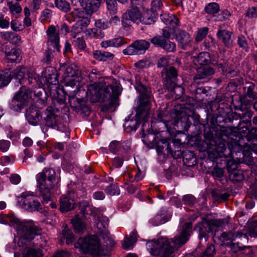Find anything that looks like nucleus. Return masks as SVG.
Returning a JSON list of instances; mask_svg holds the SVG:
<instances>
[{
  "label": "nucleus",
  "mask_w": 257,
  "mask_h": 257,
  "mask_svg": "<svg viewBox=\"0 0 257 257\" xmlns=\"http://www.w3.org/2000/svg\"><path fill=\"white\" fill-rule=\"evenodd\" d=\"M191 222H186L181 226V230L171 241L166 237H161L148 243V249L152 255L158 257H170L174 251L186 243L192 232Z\"/></svg>",
  "instance_id": "obj_1"
},
{
  "label": "nucleus",
  "mask_w": 257,
  "mask_h": 257,
  "mask_svg": "<svg viewBox=\"0 0 257 257\" xmlns=\"http://www.w3.org/2000/svg\"><path fill=\"white\" fill-rule=\"evenodd\" d=\"M121 89L120 83L113 79L112 83L107 85L101 82L89 85L86 93L93 103L108 101V104L103 105V108L107 110L116 105Z\"/></svg>",
  "instance_id": "obj_2"
},
{
  "label": "nucleus",
  "mask_w": 257,
  "mask_h": 257,
  "mask_svg": "<svg viewBox=\"0 0 257 257\" xmlns=\"http://www.w3.org/2000/svg\"><path fill=\"white\" fill-rule=\"evenodd\" d=\"M109 233L103 235L106 248H102L100 245L99 240L95 235L88 236L84 238H79L75 243V247L79 248L85 253H89L93 256L108 255L111 249L115 246L113 239L108 236Z\"/></svg>",
  "instance_id": "obj_3"
},
{
  "label": "nucleus",
  "mask_w": 257,
  "mask_h": 257,
  "mask_svg": "<svg viewBox=\"0 0 257 257\" xmlns=\"http://www.w3.org/2000/svg\"><path fill=\"white\" fill-rule=\"evenodd\" d=\"M0 223L14 227L21 235V241L26 243L40 234L41 229L32 221L21 222L13 214H0Z\"/></svg>",
  "instance_id": "obj_4"
},
{
  "label": "nucleus",
  "mask_w": 257,
  "mask_h": 257,
  "mask_svg": "<svg viewBox=\"0 0 257 257\" xmlns=\"http://www.w3.org/2000/svg\"><path fill=\"white\" fill-rule=\"evenodd\" d=\"M137 89L140 92V104L136 111L135 119L126 120L123 124L124 127L129 128L130 131H136L139 126L142 120L145 121L143 124V131L147 121V118L150 115V102L151 93L149 90L144 85H140Z\"/></svg>",
  "instance_id": "obj_5"
},
{
  "label": "nucleus",
  "mask_w": 257,
  "mask_h": 257,
  "mask_svg": "<svg viewBox=\"0 0 257 257\" xmlns=\"http://www.w3.org/2000/svg\"><path fill=\"white\" fill-rule=\"evenodd\" d=\"M39 195L43 198V203L50 201L52 190L56 182V172L52 168H45L36 176Z\"/></svg>",
  "instance_id": "obj_6"
},
{
  "label": "nucleus",
  "mask_w": 257,
  "mask_h": 257,
  "mask_svg": "<svg viewBox=\"0 0 257 257\" xmlns=\"http://www.w3.org/2000/svg\"><path fill=\"white\" fill-rule=\"evenodd\" d=\"M140 5V0H131V8L121 17V23L124 28L131 26L132 23L137 24L141 23L145 25H151L155 22L153 18L145 14L142 16L138 6Z\"/></svg>",
  "instance_id": "obj_7"
},
{
  "label": "nucleus",
  "mask_w": 257,
  "mask_h": 257,
  "mask_svg": "<svg viewBox=\"0 0 257 257\" xmlns=\"http://www.w3.org/2000/svg\"><path fill=\"white\" fill-rule=\"evenodd\" d=\"M228 224L226 219H217L207 220L203 219L198 223L194 230L199 233V237L201 241L203 239L206 242L208 238V233L213 229V227H222Z\"/></svg>",
  "instance_id": "obj_8"
},
{
  "label": "nucleus",
  "mask_w": 257,
  "mask_h": 257,
  "mask_svg": "<svg viewBox=\"0 0 257 257\" xmlns=\"http://www.w3.org/2000/svg\"><path fill=\"white\" fill-rule=\"evenodd\" d=\"M32 93V91L29 88L25 86L21 87L10 104L11 109L16 111H20L28 104L31 98Z\"/></svg>",
  "instance_id": "obj_9"
},
{
  "label": "nucleus",
  "mask_w": 257,
  "mask_h": 257,
  "mask_svg": "<svg viewBox=\"0 0 257 257\" xmlns=\"http://www.w3.org/2000/svg\"><path fill=\"white\" fill-rule=\"evenodd\" d=\"M18 198V202L22 207L29 211H38L42 208L41 203L33 192H23Z\"/></svg>",
  "instance_id": "obj_10"
},
{
  "label": "nucleus",
  "mask_w": 257,
  "mask_h": 257,
  "mask_svg": "<svg viewBox=\"0 0 257 257\" xmlns=\"http://www.w3.org/2000/svg\"><path fill=\"white\" fill-rule=\"evenodd\" d=\"M60 71L63 72V77L67 85H76L79 80H76L80 75L78 67L73 64L65 63L60 65Z\"/></svg>",
  "instance_id": "obj_11"
},
{
  "label": "nucleus",
  "mask_w": 257,
  "mask_h": 257,
  "mask_svg": "<svg viewBox=\"0 0 257 257\" xmlns=\"http://www.w3.org/2000/svg\"><path fill=\"white\" fill-rule=\"evenodd\" d=\"M171 116L173 119L171 121V123L177 128L182 129L184 131L187 132L190 127L192 123L189 119L190 117H192L195 119H199V116L196 114L192 116L185 115L183 112H178L172 113Z\"/></svg>",
  "instance_id": "obj_12"
},
{
  "label": "nucleus",
  "mask_w": 257,
  "mask_h": 257,
  "mask_svg": "<svg viewBox=\"0 0 257 257\" xmlns=\"http://www.w3.org/2000/svg\"><path fill=\"white\" fill-rule=\"evenodd\" d=\"M150 46L149 42L145 40H139L134 42L126 48L123 50L124 55L142 54L148 49Z\"/></svg>",
  "instance_id": "obj_13"
},
{
  "label": "nucleus",
  "mask_w": 257,
  "mask_h": 257,
  "mask_svg": "<svg viewBox=\"0 0 257 257\" xmlns=\"http://www.w3.org/2000/svg\"><path fill=\"white\" fill-rule=\"evenodd\" d=\"M150 42L155 46L160 47L168 52H174L176 51V44L171 42L170 39H166L158 35L154 37L150 40Z\"/></svg>",
  "instance_id": "obj_14"
},
{
  "label": "nucleus",
  "mask_w": 257,
  "mask_h": 257,
  "mask_svg": "<svg viewBox=\"0 0 257 257\" xmlns=\"http://www.w3.org/2000/svg\"><path fill=\"white\" fill-rule=\"evenodd\" d=\"M175 37L178 47L181 49L187 50L191 47L192 39L190 35L187 32L179 29L176 32Z\"/></svg>",
  "instance_id": "obj_15"
},
{
  "label": "nucleus",
  "mask_w": 257,
  "mask_h": 257,
  "mask_svg": "<svg viewBox=\"0 0 257 257\" xmlns=\"http://www.w3.org/2000/svg\"><path fill=\"white\" fill-rule=\"evenodd\" d=\"M12 78H14L18 84H22L26 81V76L28 78L29 83H31V80L34 77V74L30 72V70L24 67H18L12 73Z\"/></svg>",
  "instance_id": "obj_16"
},
{
  "label": "nucleus",
  "mask_w": 257,
  "mask_h": 257,
  "mask_svg": "<svg viewBox=\"0 0 257 257\" xmlns=\"http://www.w3.org/2000/svg\"><path fill=\"white\" fill-rule=\"evenodd\" d=\"M226 25L224 24L219 25L216 36L218 39L222 42L227 47H230L233 43L231 37L232 33L226 29Z\"/></svg>",
  "instance_id": "obj_17"
},
{
  "label": "nucleus",
  "mask_w": 257,
  "mask_h": 257,
  "mask_svg": "<svg viewBox=\"0 0 257 257\" xmlns=\"http://www.w3.org/2000/svg\"><path fill=\"white\" fill-rule=\"evenodd\" d=\"M58 110L53 107H48L45 110V114L46 116L44 120L47 126L53 128L61 120L60 116L56 114Z\"/></svg>",
  "instance_id": "obj_18"
},
{
  "label": "nucleus",
  "mask_w": 257,
  "mask_h": 257,
  "mask_svg": "<svg viewBox=\"0 0 257 257\" xmlns=\"http://www.w3.org/2000/svg\"><path fill=\"white\" fill-rule=\"evenodd\" d=\"M48 35V47L56 49L60 52L59 36L55 27L51 26L47 30Z\"/></svg>",
  "instance_id": "obj_19"
},
{
  "label": "nucleus",
  "mask_w": 257,
  "mask_h": 257,
  "mask_svg": "<svg viewBox=\"0 0 257 257\" xmlns=\"http://www.w3.org/2000/svg\"><path fill=\"white\" fill-rule=\"evenodd\" d=\"M25 116L28 123L33 125H38L42 118L40 111L33 105L27 110Z\"/></svg>",
  "instance_id": "obj_20"
},
{
  "label": "nucleus",
  "mask_w": 257,
  "mask_h": 257,
  "mask_svg": "<svg viewBox=\"0 0 257 257\" xmlns=\"http://www.w3.org/2000/svg\"><path fill=\"white\" fill-rule=\"evenodd\" d=\"M75 203L74 200L70 196V194L63 195L61 197L60 200V209L61 212L69 211L74 208Z\"/></svg>",
  "instance_id": "obj_21"
},
{
  "label": "nucleus",
  "mask_w": 257,
  "mask_h": 257,
  "mask_svg": "<svg viewBox=\"0 0 257 257\" xmlns=\"http://www.w3.org/2000/svg\"><path fill=\"white\" fill-rule=\"evenodd\" d=\"M162 73L166 85L175 82L178 75L177 70L173 66L163 69Z\"/></svg>",
  "instance_id": "obj_22"
},
{
  "label": "nucleus",
  "mask_w": 257,
  "mask_h": 257,
  "mask_svg": "<svg viewBox=\"0 0 257 257\" xmlns=\"http://www.w3.org/2000/svg\"><path fill=\"white\" fill-rule=\"evenodd\" d=\"M209 144L214 146V148H213L212 150H214L216 153L217 155L216 157H227L230 153V151L228 150V153H226L227 152L226 145L224 142H221L219 141L218 143L214 141L213 139H210L209 140Z\"/></svg>",
  "instance_id": "obj_23"
},
{
  "label": "nucleus",
  "mask_w": 257,
  "mask_h": 257,
  "mask_svg": "<svg viewBox=\"0 0 257 257\" xmlns=\"http://www.w3.org/2000/svg\"><path fill=\"white\" fill-rule=\"evenodd\" d=\"M0 37L4 40L14 44L19 45L22 43L21 37L14 32H2L0 33Z\"/></svg>",
  "instance_id": "obj_24"
},
{
  "label": "nucleus",
  "mask_w": 257,
  "mask_h": 257,
  "mask_svg": "<svg viewBox=\"0 0 257 257\" xmlns=\"http://www.w3.org/2000/svg\"><path fill=\"white\" fill-rule=\"evenodd\" d=\"M215 71L213 68L208 66H200L198 68L194 80L202 79L213 74Z\"/></svg>",
  "instance_id": "obj_25"
},
{
  "label": "nucleus",
  "mask_w": 257,
  "mask_h": 257,
  "mask_svg": "<svg viewBox=\"0 0 257 257\" xmlns=\"http://www.w3.org/2000/svg\"><path fill=\"white\" fill-rule=\"evenodd\" d=\"M5 53L7 59L10 62H16L20 60V53L18 49L6 48Z\"/></svg>",
  "instance_id": "obj_26"
},
{
  "label": "nucleus",
  "mask_w": 257,
  "mask_h": 257,
  "mask_svg": "<svg viewBox=\"0 0 257 257\" xmlns=\"http://www.w3.org/2000/svg\"><path fill=\"white\" fill-rule=\"evenodd\" d=\"M160 17L166 25H170L174 28L179 25V19L173 15H169L167 13H164L161 14Z\"/></svg>",
  "instance_id": "obj_27"
},
{
  "label": "nucleus",
  "mask_w": 257,
  "mask_h": 257,
  "mask_svg": "<svg viewBox=\"0 0 257 257\" xmlns=\"http://www.w3.org/2000/svg\"><path fill=\"white\" fill-rule=\"evenodd\" d=\"M46 78L49 84L57 85L59 83L58 74L56 70L53 68H49L46 70Z\"/></svg>",
  "instance_id": "obj_28"
},
{
  "label": "nucleus",
  "mask_w": 257,
  "mask_h": 257,
  "mask_svg": "<svg viewBox=\"0 0 257 257\" xmlns=\"http://www.w3.org/2000/svg\"><path fill=\"white\" fill-rule=\"evenodd\" d=\"M93 57L99 61H106L108 60H112L114 58V55L109 52L104 51L96 50L93 53Z\"/></svg>",
  "instance_id": "obj_29"
},
{
  "label": "nucleus",
  "mask_w": 257,
  "mask_h": 257,
  "mask_svg": "<svg viewBox=\"0 0 257 257\" xmlns=\"http://www.w3.org/2000/svg\"><path fill=\"white\" fill-rule=\"evenodd\" d=\"M194 62L201 66L208 64L210 62L209 53L206 52L200 53L197 57L194 58Z\"/></svg>",
  "instance_id": "obj_30"
},
{
  "label": "nucleus",
  "mask_w": 257,
  "mask_h": 257,
  "mask_svg": "<svg viewBox=\"0 0 257 257\" xmlns=\"http://www.w3.org/2000/svg\"><path fill=\"white\" fill-rule=\"evenodd\" d=\"M157 151L158 153H164L166 151L168 154H170L173 156V151L166 139H161L157 143Z\"/></svg>",
  "instance_id": "obj_31"
},
{
  "label": "nucleus",
  "mask_w": 257,
  "mask_h": 257,
  "mask_svg": "<svg viewBox=\"0 0 257 257\" xmlns=\"http://www.w3.org/2000/svg\"><path fill=\"white\" fill-rule=\"evenodd\" d=\"M75 231L77 233H83L86 228V225L81 219L78 216H76L71 220Z\"/></svg>",
  "instance_id": "obj_32"
},
{
  "label": "nucleus",
  "mask_w": 257,
  "mask_h": 257,
  "mask_svg": "<svg viewBox=\"0 0 257 257\" xmlns=\"http://www.w3.org/2000/svg\"><path fill=\"white\" fill-rule=\"evenodd\" d=\"M109 219L106 217H102L97 224V227L100 234L109 233L107 228L108 226Z\"/></svg>",
  "instance_id": "obj_33"
},
{
  "label": "nucleus",
  "mask_w": 257,
  "mask_h": 257,
  "mask_svg": "<svg viewBox=\"0 0 257 257\" xmlns=\"http://www.w3.org/2000/svg\"><path fill=\"white\" fill-rule=\"evenodd\" d=\"M12 80V74L10 70L6 69L0 72V87L7 86Z\"/></svg>",
  "instance_id": "obj_34"
},
{
  "label": "nucleus",
  "mask_w": 257,
  "mask_h": 257,
  "mask_svg": "<svg viewBox=\"0 0 257 257\" xmlns=\"http://www.w3.org/2000/svg\"><path fill=\"white\" fill-rule=\"evenodd\" d=\"M79 208L80 212L84 216L85 215L91 214L93 213L95 208L89 205L87 201H82L79 203Z\"/></svg>",
  "instance_id": "obj_35"
},
{
  "label": "nucleus",
  "mask_w": 257,
  "mask_h": 257,
  "mask_svg": "<svg viewBox=\"0 0 257 257\" xmlns=\"http://www.w3.org/2000/svg\"><path fill=\"white\" fill-rule=\"evenodd\" d=\"M89 24L90 20L84 17L77 22L76 27H73L72 31H74V32L76 33H79L81 31H85L84 29L86 28Z\"/></svg>",
  "instance_id": "obj_36"
},
{
  "label": "nucleus",
  "mask_w": 257,
  "mask_h": 257,
  "mask_svg": "<svg viewBox=\"0 0 257 257\" xmlns=\"http://www.w3.org/2000/svg\"><path fill=\"white\" fill-rule=\"evenodd\" d=\"M169 91L180 97L184 93V88L180 85H177L175 82L166 85Z\"/></svg>",
  "instance_id": "obj_37"
},
{
  "label": "nucleus",
  "mask_w": 257,
  "mask_h": 257,
  "mask_svg": "<svg viewBox=\"0 0 257 257\" xmlns=\"http://www.w3.org/2000/svg\"><path fill=\"white\" fill-rule=\"evenodd\" d=\"M101 1H93V3H88L87 6L85 7L83 9L85 10L86 13L87 14L91 15L98 10L100 5Z\"/></svg>",
  "instance_id": "obj_38"
},
{
  "label": "nucleus",
  "mask_w": 257,
  "mask_h": 257,
  "mask_svg": "<svg viewBox=\"0 0 257 257\" xmlns=\"http://www.w3.org/2000/svg\"><path fill=\"white\" fill-rule=\"evenodd\" d=\"M55 6L64 12H68L70 10V4L66 0H55Z\"/></svg>",
  "instance_id": "obj_39"
},
{
  "label": "nucleus",
  "mask_w": 257,
  "mask_h": 257,
  "mask_svg": "<svg viewBox=\"0 0 257 257\" xmlns=\"http://www.w3.org/2000/svg\"><path fill=\"white\" fill-rule=\"evenodd\" d=\"M62 234L63 238L66 239V243L67 244L72 243L74 240V236L72 231L67 227H65L63 229Z\"/></svg>",
  "instance_id": "obj_40"
},
{
  "label": "nucleus",
  "mask_w": 257,
  "mask_h": 257,
  "mask_svg": "<svg viewBox=\"0 0 257 257\" xmlns=\"http://www.w3.org/2000/svg\"><path fill=\"white\" fill-rule=\"evenodd\" d=\"M107 9L111 14L114 15L117 11L116 0H105Z\"/></svg>",
  "instance_id": "obj_41"
},
{
  "label": "nucleus",
  "mask_w": 257,
  "mask_h": 257,
  "mask_svg": "<svg viewBox=\"0 0 257 257\" xmlns=\"http://www.w3.org/2000/svg\"><path fill=\"white\" fill-rule=\"evenodd\" d=\"M205 12L209 14H215L219 11V6L216 3H211L205 8Z\"/></svg>",
  "instance_id": "obj_42"
},
{
  "label": "nucleus",
  "mask_w": 257,
  "mask_h": 257,
  "mask_svg": "<svg viewBox=\"0 0 257 257\" xmlns=\"http://www.w3.org/2000/svg\"><path fill=\"white\" fill-rule=\"evenodd\" d=\"M229 178L232 181L237 182L242 180L244 176L241 171L237 170L230 173Z\"/></svg>",
  "instance_id": "obj_43"
},
{
  "label": "nucleus",
  "mask_w": 257,
  "mask_h": 257,
  "mask_svg": "<svg viewBox=\"0 0 257 257\" xmlns=\"http://www.w3.org/2000/svg\"><path fill=\"white\" fill-rule=\"evenodd\" d=\"M208 33V28L207 27H203L199 29L195 37V40L197 42L201 41L207 35Z\"/></svg>",
  "instance_id": "obj_44"
},
{
  "label": "nucleus",
  "mask_w": 257,
  "mask_h": 257,
  "mask_svg": "<svg viewBox=\"0 0 257 257\" xmlns=\"http://www.w3.org/2000/svg\"><path fill=\"white\" fill-rule=\"evenodd\" d=\"M213 196L218 200L225 201L228 199L229 194L227 192H220L219 191H214L212 192Z\"/></svg>",
  "instance_id": "obj_45"
},
{
  "label": "nucleus",
  "mask_w": 257,
  "mask_h": 257,
  "mask_svg": "<svg viewBox=\"0 0 257 257\" xmlns=\"http://www.w3.org/2000/svg\"><path fill=\"white\" fill-rule=\"evenodd\" d=\"M54 129L57 130L60 132L65 133V136L69 138L70 136V130L67 126L61 123L60 121L57 124L56 126L53 128Z\"/></svg>",
  "instance_id": "obj_46"
},
{
  "label": "nucleus",
  "mask_w": 257,
  "mask_h": 257,
  "mask_svg": "<svg viewBox=\"0 0 257 257\" xmlns=\"http://www.w3.org/2000/svg\"><path fill=\"white\" fill-rule=\"evenodd\" d=\"M105 192L110 195H118L119 194V190L116 185L110 184L105 189Z\"/></svg>",
  "instance_id": "obj_47"
},
{
  "label": "nucleus",
  "mask_w": 257,
  "mask_h": 257,
  "mask_svg": "<svg viewBox=\"0 0 257 257\" xmlns=\"http://www.w3.org/2000/svg\"><path fill=\"white\" fill-rule=\"evenodd\" d=\"M54 51L52 49L51 47H48V49L45 53V57L44 61L47 64H49L54 58Z\"/></svg>",
  "instance_id": "obj_48"
},
{
  "label": "nucleus",
  "mask_w": 257,
  "mask_h": 257,
  "mask_svg": "<svg viewBox=\"0 0 257 257\" xmlns=\"http://www.w3.org/2000/svg\"><path fill=\"white\" fill-rule=\"evenodd\" d=\"M237 44L239 46L245 51L248 50V45L245 37L242 35L239 36L237 38Z\"/></svg>",
  "instance_id": "obj_49"
},
{
  "label": "nucleus",
  "mask_w": 257,
  "mask_h": 257,
  "mask_svg": "<svg viewBox=\"0 0 257 257\" xmlns=\"http://www.w3.org/2000/svg\"><path fill=\"white\" fill-rule=\"evenodd\" d=\"M215 253V247L213 245L210 244L207 247L200 257H214Z\"/></svg>",
  "instance_id": "obj_50"
},
{
  "label": "nucleus",
  "mask_w": 257,
  "mask_h": 257,
  "mask_svg": "<svg viewBox=\"0 0 257 257\" xmlns=\"http://www.w3.org/2000/svg\"><path fill=\"white\" fill-rule=\"evenodd\" d=\"M182 200L184 204L190 206L193 205L196 202L195 197L191 194L184 195Z\"/></svg>",
  "instance_id": "obj_51"
},
{
  "label": "nucleus",
  "mask_w": 257,
  "mask_h": 257,
  "mask_svg": "<svg viewBox=\"0 0 257 257\" xmlns=\"http://www.w3.org/2000/svg\"><path fill=\"white\" fill-rule=\"evenodd\" d=\"M41 250L39 249L29 248L27 250L25 257H40Z\"/></svg>",
  "instance_id": "obj_52"
},
{
  "label": "nucleus",
  "mask_w": 257,
  "mask_h": 257,
  "mask_svg": "<svg viewBox=\"0 0 257 257\" xmlns=\"http://www.w3.org/2000/svg\"><path fill=\"white\" fill-rule=\"evenodd\" d=\"M8 5L13 14H19L22 11V8L18 4H14L12 2H9Z\"/></svg>",
  "instance_id": "obj_53"
},
{
  "label": "nucleus",
  "mask_w": 257,
  "mask_h": 257,
  "mask_svg": "<svg viewBox=\"0 0 257 257\" xmlns=\"http://www.w3.org/2000/svg\"><path fill=\"white\" fill-rule=\"evenodd\" d=\"M249 235L251 237L257 236V220L251 222L249 226Z\"/></svg>",
  "instance_id": "obj_54"
},
{
  "label": "nucleus",
  "mask_w": 257,
  "mask_h": 257,
  "mask_svg": "<svg viewBox=\"0 0 257 257\" xmlns=\"http://www.w3.org/2000/svg\"><path fill=\"white\" fill-rule=\"evenodd\" d=\"M162 0H153L151 3V10L154 12H157L163 7Z\"/></svg>",
  "instance_id": "obj_55"
},
{
  "label": "nucleus",
  "mask_w": 257,
  "mask_h": 257,
  "mask_svg": "<svg viewBox=\"0 0 257 257\" xmlns=\"http://www.w3.org/2000/svg\"><path fill=\"white\" fill-rule=\"evenodd\" d=\"M211 174L214 178H220L224 175V170L219 167H214L211 172Z\"/></svg>",
  "instance_id": "obj_56"
},
{
  "label": "nucleus",
  "mask_w": 257,
  "mask_h": 257,
  "mask_svg": "<svg viewBox=\"0 0 257 257\" xmlns=\"http://www.w3.org/2000/svg\"><path fill=\"white\" fill-rule=\"evenodd\" d=\"M108 22L104 19H100L96 21L95 26L100 29H106L108 28Z\"/></svg>",
  "instance_id": "obj_57"
},
{
  "label": "nucleus",
  "mask_w": 257,
  "mask_h": 257,
  "mask_svg": "<svg viewBox=\"0 0 257 257\" xmlns=\"http://www.w3.org/2000/svg\"><path fill=\"white\" fill-rule=\"evenodd\" d=\"M233 237V234L231 232H223L220 236V240L222 243L226 244V241H231Z\"/></svg>",
  "instance_id": "obj_58"
},
{
  "label": "nucleus",
  "mask_w": 257,
  "mask_h": 257,
  "mask_svg": "<svg viewBox=\"0 0 257 257\" xmlns=\"http://www.w3.org/2000/svg\"><path fill=\"white\" fill-rule=\"evenodd\" d=\"M114 47H120L127 43V40L122 37L113 38Z\"/></svg>",
  "instance_id": "obj_59"
},
{
  "label": "nucleus",
  "mask_w": 257,
  "mask_h": 257,
  "mask_svg": "<svg viewBox=\"0 0 257 257\" xmlns=\"http://www.w3.org/2000/svg\"><path fill=\"white\" fill-rule=\"evenodd\" d=\"M237 164L234 160H229L226 164V168L228 171L230 173L237 170Z\"/></svg>",
  "instance_id": "obj_60"
},
{
  "label": "nucleus",
  "mask_w": 257,
  "mask_h": 257,
  "mask_svg": "<svg viewBox=\"0 0 257 257\" xmlns=\"http://www.w3.org/2000/svg\"><path fill=\"white\" fill-rule=\"evenodd\" d=\"M11 145V142L8 140H1L0 141V151L3 152H7Z\"/></svg>",
  "instance_id": "obj_61"
},
{
  "label": "nucleus",
  "mask_w": 257,
  "mask_h": 257,
  "mask_svg": "<svg viewBox=\"0 0 257 257\" xmlns=\"http://www.w3.org/2000/svg\"><path fill=\"white\" fill-rule=\"evenodd\" d=\"M74 19L83 18L84 17L85 13L78 9H74L70 14Z\"/></svg>",
  "instance_id": "obj_62"
},
{
  "label": "nucleus",
  "mask_w": 257,
  "mask_h": 257,
  "mask_svg": "<svg viewBox=\"0 0 257 257\" xmlns=\"http://www.w3.org/2000/svg\"><path fill=\"white\" fill-rule=\"evenodd\" d=\"M36 96L38 98L37 101L42 104H44L46 102V94L45 93L39 91L35 93Z\"/></svg>",
  "instance_id": "obj_63"
},
{
  "label": "nucleus",
  "mask_w": 257,
  "mask_h": 257,
  "mask_svg": "<svg viewBox=\"0 0 257 257\" xmlns=\"http://www.w3.org/2000/svg\"><path fill=\"white\" fill-rule=\"evenodd\" d=\"M120 147V145L119 142L113 141L110 143L109 147L112 153H115L118 151Z\"/></svg>",
  "instance_id": "obj_64"
}]
</instances>
